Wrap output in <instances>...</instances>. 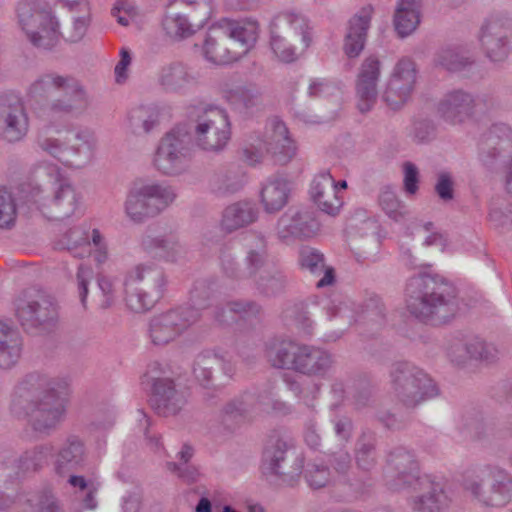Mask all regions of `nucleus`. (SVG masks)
<instances>
[{"label":"nucleus","mask_w":512,"mask_h":512,"mask_svg":"<svg viewBox=\"0 0 512 512\" xmlns=\"http://www.w3.org/2000/svg\"><path fill=\"white\" fill-rule=\"evenodd\" d=\"M385 479L392 490L413 486L420 491L411 501V507L416 512H442L450 505L451 500L441 484L427 476L419 477L413 455L404 449L390 455Z\"/></svg>","instance_id":"f257e3e1"},{"label":"nucleus","mask_w":512,"mask_h":512,"mask_svg":"<svg viewBox=\"0 0 512 512\" xmlns=\"http://www.w3.org/2000/svg\"><path fill=\"white\" fill-rule=\"evenodd\" d=\"M406 305L416 318L445 322L456 312L455 288L439 275L419 274L407 283Z\"/></svg>","instance_id":"f03ea898"},{"label":"nucleus","mask_w":512,"mask_h":512,"mask_svg":"<svg viewBox=\"0 0 512 512\" xmlns=\"http://www.w3.org/2000/svg\"><path fill=\"white\" fill-rule=\"evenodd\" d=\"M194 123L195 145L208 152L223 151L231 138V123L225 109L215 105L193 106L188 112Z\"/></svg>","instance_id":"7ed1b4c3"},{"label":"nucleus","mask_w":512,"mask_h":512,"mask_svg":"<svg viewBox=\"0 0 512 512\" xmlns=\"http://www.w3.org/2000/svg\"><path fill=\"white\" fill-rule=\"evenodd\" d=\"M17 22L36 47L51 49L59 41V24L44 0H21L16 7Z\"/></svg>","instance_id":"20e7f679"},{"label":"nucleus","mask_w":512,"mask_h":512,"mask_svg":"<svg viewBox=\"0 0 512 512\" xmlns=\"http://www.w3.org/2000/svg\"><path fill=\"white\" fill-rule=\"evenodd\" d=\"M39 385L45 389L38 401L28 404L27 417L35 431L46 432L55 428L64 416L69 383L64 377H56L40 379Z\"/></svg>","instance_id":"39448f33"},{"label":"nucleus","mask_w":512,"mask_h":512,"mask_svg":"<svg viewBox=\"0 0 512 512\" xmlns=\"http://www.w3.org/2000/svg\"><path fill=\"white\" fill-rule=\"evenodd\" d=\"M176 199L172 187L150 182L134 186L126 199V215L135 223H142L164 211Z\"/></svg>","instance_id":"423d86ee"},{"label":"nucleus","mask_w":512,"mask_h":512,"mask_svg":"<svg viewBox=\"0 0 512 512\" xmlns=\"http://www.w3.org/2000/svg\"><path fill=\"white\" fill-rule=\"evenodd\" d=\"M391 389L394 396L407 407H414L438 393L435 383L426 373L405 362L393 365Z\"/></svg>","instance_id":"0eeeda50"},{"label":"nucleus","mask_w":512,"mask_h":512,"mask_svg":"<svg viewBox=\"0 0 512 512\" xmlns=\"http://www.w3.org/2000/svg\"><path fill=\"white\" fill-rule=\"evenodd\" d=\"M510 484L504 470L487 466L467 476L464 489L483 505L503 506L510 500Z\"/></svg>","instance_id":"6e6552de"},{"label":"nucleus","mask_w":512,"mask_h":512,"mask_svg":"<svg viewBox=\"0 0 512 512\" xmlns=\"http://www.w3.org/2000/svg\"><path fill=\"white\" fill-rule=\"evenodd\" d=\"M195 307H182L154 316L149 324V336L154 345L164 346L177 339L200 318V303Z\"/></svg>","instance_id":"1a4fd4ad"},{"label":"nucleus","mask_w":512,"mask_h":512,"mask_svg":"<svg viewBox=\"0 0 512 512\" xmlns=\"http://www.w3.org/2000/svg\"><path fill=\"white\" fill-rule=\"evenodd\" d=\"M512 17L508 13L491 14L482 24L479 34L481 47L490 61L498 63L508 58Z\"/></svg>","instance_id":"9d476101"},{"label":"nucleus","mask_w":512,"mask_h":512,"mask_svg":"<svg viewBox=\"0 0 512 512\" xmlns=\"http://www.w3.org/2000/svg\"><path fill=\"white\" fill-rule=\"evenodd\" d=\"M273 143H266L260 137L251 138V141L244 147L243 153L248 160L253 158H264L269 155L292 159L297 156V145L289 136L286 124L274 117L270 120Z\"/></svg>","instance_id":"9b49d317"},{"label":"nucleus","mask_w":512,"mask_h":512,"mask_svg":"<svg viewBox=\"0 0 512 512\" xmlns=\"http://www.w3.org/2000/svg\"><path fill=\"white\" fill-rule=\"evenodd\" d=\"M416 83V68L412 60L400 59L389 78L383 99L393 110L401 108L410 98Z\"/></svg>","instance_id":"f8f14e48"},{"label":"nucleus","mask_w":512,"mask_h":512,"mask_svg":"<svg viewBox=\"0 0 512 512\" xmlns=\"http://www.w3.org/2000/svg\"><path fill=\"white\" fill-rule=\"evenodd\" d=\"M29 131V116L23 101L7 97L0 103V138L9 143L21 141Z\"/></svg>","instance_id":"ddd939ff"},{"label":"nucleus","mask_w":512,"mask_h":512,"mask_svg":"<svg viewBox=\"0 0 512 512\" xmlns=\"http://www.w3.org/2000/svg\"><path fill=\"white\" fill-rule=\"evenodd\" d=\"M16 316L24 327H38L55 322L58 318L57 305L53 298L38 294L35 298L19 299Z\"/></svg>","instance_id":"4468645a"},{"label":"nucleus","mask_w":512,"mask_h":512,"mask_svg":"<svg viewBox=\"0 0 512 512\" xmlns=\"http://www.w3.org/2000/svg\"><path fill=\"white\" fill-rule=\"evenodd\" d=\"M59 94L60 98L47 102L38 112L39 117L51 125L55 120L81 113L88 107L86 93L77 80L75 89H63Z\"/></svg>","instance_id":"2eb2a0df"},{"label":"nucleus","mask_w":512,"mask_h":512,"mask_svg":"<svg viewBox=\"0 0 512 512\" xmlns=\"http://www.w3.org/2000/svg\"><path fill=\"white\" fill-rule=\"evenodd\" d=\"M270 38L275 39L277 48L281 46V40L301 43V51L305 50L310 43L307 19L296 13L282 12L277 14L270 22Z\"/></svg>","instance_id":"dca6fc26"},{"label":"nucleus","mask_w":512,"mask_h":512,"mask_svg":"<svg viewBox=\"0 0 512 512\" xmlns=\"http://www.w3.org/2000/svg\"><path fill=\"white\" fill-rule=\"evenodd\" d=\"M381 74V62L369 56L361 64L355 83L357 108L361 113L372 109L378 96L377 84Z\"/></svg>","instance_id":"f3484780"},{"label":"nucleus","mask_w":512,"mask_h":512,"mask_svg":"<svg viewBox=\"0 0 512 512\" xmlns=\"http://www.w3.org/2000/svg\"><path fill=\"white\" fill-rule=\"evenodd\" d=\"M78 204L75 189L58 171L53 197L41 207L43 215L53 220H63L74 214Z\"/></svg>","instance_id":"a211bd4d"},{"label":"nucleus","mask_w":512,"mask_h":512,"mask_svg":"<svg viewBox=\"0 0 512 512\" xmlns=\"http://www.w3.org/2000/svg\"><path fill=\"white\" fill-rule=\"evenodd\" d=\"M483 158L512 160V130L504 123L493 124L478 140Z\"/></svg>","instance_id":"6ab92c4d"},{"label":"nucleus","mask_w":512,"mask_h":512,"mask_svg":"<svg viewBox=\"0 0 512 512\" xmlns=\"http://www.w3.org/2000/svg\"><path fill=\"white\" fill-rule=\"evenodd\" d=\"M319 223L313 213L307 210L289 209L278 220V235L282 239L290 237L310 238L319 231Z\"/></svg>","instance_id":"aec40b11"},{"label":"nucleus","mask_w":512,"mask_h":512,"mask_svg":"<svg viewBox=\"0 0 512 512\" xmlns=\"http://www.w3.org/2000/svg\"><path fill=\"white\" fill-rule=\"evenodd\" d=\"M309 193L317 207L328 215H337L343 206V196L337 194L335 179L329 172L315 175Z\"/></svg>","instance_id":"412c9836"},{"label":"nucleus","mask_w":512,"mask_h":512,"mask_svg":"<svg viewBox=\"0 0 512 512\" xmlns=\"http://www.w3.org/2000/svg\"><path fill=\"white\" fill-rule=\"evenodd\" d=\"M473 94L462 89L452 90L438 103V114L446 122L456 125L473 118Z\"/></svg>","instance_id":"4be33fe9"},{"label":"nucleus","mask_w":512,"mask_h":512,"mask_svg":"<svg viewBox=\"0 0 512 512\" xmlns=\"http://www.w3.org/2000/svg\"><path fill=\"white\" fill-rule=\"evenodd\" d=\"M194 145L189 132L183 126H175L160 140L156 154L163 160H180L192 157Z\"/></svg>","instance_id":"5701e85b"},{"label":"nucleus","mask_w":512,"mask_h":512,"mask_svg":"<svg viewBox=\"0 0 512 512\" xmlns=\"http://www.w3.org/2000/svg\"><path fill=\"white\" fill-rule=\"evenodd\" d=\"M76 79L70 76L55 73L44 74L38 77L27 89L30 102L40 104L55 97L63 89H75Z\"/></svg>","instance_id":"b1692460"},{"label":"nucleus","mask_w":512,"mask_h":512,"mask_svg":"<svg viewBox=\"0 0 512 512\" xmlns=\"http://www.w3.org/2000/svg\"><path fill=\"white\" fill-rule=\"evenodd\" d=\"M372 13L371 6L363 7L350 19L343 47L349 58L358 57L364 49Z\"/></svg>","instance_id":"393cba45"},{"label":"nucleus","mask_w":512,"mask_h":512,"mask_svg":"<svg viewBox=\"0 0 512 512\" xmlns=\"http://www.w3.org/2000/svg\"><path fill=\"white\" fill-rule=\"evenodd\" d=\"M228 41L222 26L210 29L202 46L205 59L216 65H225L238 60L239 53L229 47Z\"/></svg>","instance_id":"a878e982"},{"label":"nucleus","mask_w":512,"mask_h":512,"mask_svg":"<svg viewBox=\"0 0 512 512\" xmlns=\"http://www.w3.org/2000/svg\"><path fill=\"white\" fill-rule=\"evenodd\" d=\"M150 401L154 410L162 416L177 414L185 403L183 396L175 390L173 381L170 379L154 381Z\"/></svg>","instance_id":"bb28decb"},{"label":"nucleus","mask_w":512,"mask_h":512,"mask_svg":"<svg viewBox=\"0 0 512 512\" xmlns=\"http://www.w3.org/2000/svg\"><path fill=\"white\" fill-rule=\"evenodd\" d=\"M302 346L288 339H273L266 345L265 357L275 368L296 372Z\"/></svg>","instance_id":"cd10ccee"},{"label":"nucleus","mask_w":512,"mask_h":512,"mask_svg":"<svg viewBox=\"0 0 512 512\" xmlns=\"http://www.w3.org/2000/svg\"><path fill=\"white\" fill-rule=\"evenodd\" d=\"M258 218L255 204L239 201L227 206L221 216L219 227L225 233H232L254 223Z\"/></svg>","instance_id":"c85d7f7f"},{"label":"nucleus","mask_w":512,"mask_h":512,"mask_svg":"<svg viewBox=\"0 0 512 512\" xmlns=\"http://www.w3.org/2000/svg\"><path fill=\"white\" fill-rule=\"evenodd\" d=\"M157 81L165 92L184 93L195 83V77L183 63L171 62L160 69Z\"/></svg>","instance_id":"c756f323"},{"label":"nucleus","mask_w":512,"mask_h":512,"mask_svg":"<svg viewBox=\"0 0 512 512\" xmlns=\"http://www.w3.org/2000/svg\"><path fill=\"white\" fill-rule=\"evenodd\" d=\"M292 192V183L285 178L275 177L266 181L260 193L265 212L276 213L288 203Z\"/></svg>","instance_id":"7c9ffc66"},{"label":"nucleus","mask_w":512,"mask_h":512,"mask_svg":"<svg viewBox=\"0 0 512 512\" xmlns=\"http://www.w3.org/2000/svg\"><path fill=\"white\" fill-rule=\"evenodd\" d=\"M141 248L146 253H155L169 262L180 260L185 249L174 234L161 236H144L141 239Z\"/></svg>","instance_id":"2f4dec72"},{"label":"nucleus","mask_w":512,"mask_h":512,"mask_svg":"<svg viewBox=\"0 0 512 512\" xmlns=\"http://www.w3.org/2000/svg\"><path fill=\"white\" fill-rule=\"evenodd\" d=\"M332 365L331 355L316 346H302L296 372L307 376H319L328 371Z\"/></svg>","instance_id":"473e14b6"},{"label":"nucleus","mask_w":512,"mask_h":512,"mask_svg":"<svg viewBox=\"0 0 512 512\" xmlns=\"http://www.w3.org/2000/svg\"><path fill=\"white\" fill-rule=\"evenodd\" d=\"M227 34L228 40L231 39L239 45V58L254 47L259 36V25L255 20L227 21L222 26Z\"/></svg>","instance_id":"72a5a7b5"},{"label":"nucleus","mask_w":512,"mask_h":512,"mask_svg":"<svg viewBox=\"0 0 512 512\" xmlns=\"http://www.w3.org/2000/svg\"><path fill=\"white\" fill-rule=\"evenodd\" d=\"M84 444L77 437L72 436L62 445L56 461L55 471L59 475H67L76 471L84 462Z\"/></svg>","instance_id":"f704fd0d"},{"label":"nucleus","mask_w":512,"mask_h":512,"mask_svg":"<svg viewBox=\"0 0 512 512\" xmlns=\"http://www.w3.org/2000/svg\"><path fill=\"white\" fill-rule=\"evenodd\" d=\"M141 283H145V288L153 290L156 297H162L167 280L162 271L151 265L139 264L128 272L125 285L138 286Z\"/></svg>","instance_id":"c9c22d12"},{"label":"nucleus","mask_w":512,"mask_h":512,"mask_svg":"<svg viewBox=\"0 0 512 512\" xmlns=\"http://www.w3.org/2000/svg\"><path fill=\"white\" fill-rule=\"evenodd\" d=\"M422 0H399L395 15V30L401 37L410 35L420 23Z\"/></svg>","instance_id":"e433bc0d"},{"label":"nucleus","mask_w":512,"mask_h":512,"mask_svg":"<svg viewBox=\"0 0 512 512\" xmlns=\"http://www.w3.org/2000/svg\"><path fill=\"white\" fill-rule=\"evenodd\" d=\"M22 341L19 333L0 323V368L9 369L19 360Z\"/></svg>","instance_id":"4c0bfd02"},{"label":"nucleus","mask_w":512,"mask_h":512,"mask_svg":"<svg viewBox=\"0 0 512 512\" xmlns=\"http://www.w3.org/2000/svg\"><path fill=\"white\" fill-rule=\"evenodd\" d=\"M55 248L68 250L75 257H84L90 254V241L88 229L85 226H74L63 233L55 242Z\"/></svg>","instance_id":"58836bf2"},{"label":"nucleus","mask_w":512,"mask_h":512,"mask_svg":"<svg viewBox=\"0 0 512 512\" xmlns=\"http://www.w3.org/2000/svg\"><path fill=\"white\" fill-rule=\"evenodd\" d=\"M300 265L302 269L315 275L323 274V277L317 282V287L330 285L334 279L332 268L326 267L324 255L311 247H303L300 251Z\"/></svg>","instance_id":"ea45409f"},{"label":"nucleus","mask_w":512,"mask_h":512,"mask_svg":"<svg viewBox=\"0 0 512 512\" xmlns=\"http://www.w3.org/2000/svg\"><path fill=\"white\" fill-rule=\"evenodd\" d=\"M435 65L449 72H460L474 63L473 57L461 47L449 46L440 49L435 56Z\"/></svg>","instance_id":"a19ab883"},{"label":"nucleus","mask_w":512,"mask_h":512,"mask_svg":"<svg viewBox=\"0 0 512 512\" xmlns=\"http://www.w3.org/2000/svg\"><path fill=\"white\" fill-rule=\"evenodd\" d=\"M230 104L245 112L258 110L263 104L262 93L255 85H242L226 92Z\"/></svg>","instance_id":"79ce46f5"},{"label":"nucleus","mask_w":512,"mask_h":512,"mask_svg":"<svg viewBox=\"0 0 512 512\" xmlns=\"http://www.w3.org/2000/svg\"><path fill=\"white\" fill-rule=\"evenodd\" d=\"M159 123V112L151 105H140L128 114L129 129L135 135L148 134Z\"/></svg>","instance_id":"37998d69"},{"label":"nucleus","mask_w":512,"mask_h":512,"mask_svg":"<svg viewBox=\"0 0 512 512\" xmlns=\"http://www.w3.org/2000/svg\"><path fill=\"white\" fill-rule=\"evenodd\" d=\"M271 404L272 397L270 395H266L261 399H255L249 396L244 402L228 404L225 408V414L233 418L243 417L252 419L260 412L267 411L271 407Z\"/></svg>","instance_id":"c03bdc74"},{"label":"nucleus","mask_w":512,"mask_h":512,"mask_svg":"<svg viewBox=\"0 0 512 512\" xmlns=\"http://www.w3.org/2000/svg\"><path fill=\"white\" fill-rule=\"evenodd\" d=\"M378 204L385 215L394 222H404L409 215L407 206L389 187H385L381 190L378 196Z\"/></svg>","instance_id":"a18cd8bd"},{"label":"nucleus","mask_w":512,"mask_h":512,"mask_svg":"<svg viewBox=\"0 0 512 512\" xmlns=\"http://www.w3.org/2000/svg\"><path fill=\"white\" fill-rule=\"evenodd\" d=\"M52 455V447L49 445L35 447L26 451L18 460L17 474L24 475L29 472H35L48 463Z\"/></svg>","instance_id":"49530a36"},{"label":"nucleus","mask_w":512,"mask_h":512,"mask_svg":"<svg viewBox=\"0 0 512 512\" xmlns=\"http://www.w3.org/2000/svg\"><path fill=\"white\" fill-rule=\"evenodd\" d=\"M485 344L481 341H474L465 344L462 341H456L448 348V356L452 362L457 365L465 363L468 359H486Z\"/></svg>","instance_id":"de8ad7c7"},{"label":"nucleus","mask_w":512,"mask_h":512,"mask_svg":"<svg viewBox=\"0 0 512 512\" xmlns=\"http://www.w3.org/2000/svg\"><path fill=\"white\" fill-rule=\"evenodd\" d=\"M125 291L126 305L131 311L136 313H142L149 310L156 299L160 298L155 296V292L153 290L143 287L125 285Z\"/></svg>","instance_id":"09e8293b"},{"label":"nucleus","mask_w":512,"mask_h":512,"mask_svg":"<svg viewBox=\"0 0 512 512\" xmlns=\"http://www.w3.org/2000/svg\"><path fill=\"white\" fill-rule=\"evenodd\" d=\"M286 444L278 439L271 438L267 442L262 458V469L265 473L278 474L280 463L284 460Z\"/></svg>","instance_id":"8fccbe9b"},{"label":"nucleus","mask_w":512,"mask_h":512,"mask_svg":"<svg viewBox=\"0 0 512 512\" xmlns=\"http://www.w3.org/2000/svg\"><path fill=\"white\" fill-rule=\"evenodd\" d=\"M260 312V307L253 302L235 301L227 305V309L214 311L213 316L219 323H228L235 320L236 316L246 318L255 316Z\"/></svg>","instance_id":"3c124183"},{"label":"nucleus","mask_w":512,"mask_h":512,"mask_svg":"<svg viewBox=\"0 0 512 512\" xmlns=\"http://www.w3.org/2000/svg\"><path fill=\"white\" fill-rule=\"evenodd\" d=\"M193 455L194 448L189 444H183L180 451L177 454V459L179 462H168V470L176 474L179 478L184 479L185 481H195L197 476L199 475L197 469H195L194 467L182 468V465L188 464Z\"/></svg>","instance_id":"603ef678"},{"label":"nucleus","mask_w":512,"mask_h":512,"mask_svg":"<svg viewBox=\"0 0 512 512\" xmlns=\"http://www.w3.org/2000/svg\"><path fill=\"white\" fill-rule=\"evenodd\" d=\"M248 275H253L265 261L266 241L262 236L252 235L247 241Z\"/></svg>","instance_id":"864d4df0"},{"label":"nucleus","mask_w":512,"mask_h":512,"mask_svg":"<svg viewBox=\"0 0 512 512\" xmlns=\"http://www.w3.org/2000/svg\"><path fill=\"white\" fill-rule=\"evenodd\" d=\"M165 33L172 39H183L194 33L188 19L182 15H166L162 21Z\"/></svg>","instance_id":"5fc2aeb1"},{"label":"nucleus","mask_w":512,"mask_h":512,"mask_svg":"<svg viewBox=\"0 0 512 512\" xmlns=\"http://www.w3.org/2000/svg\"><path fill=\"white\" fill-rule=\"evenodd\" d=\"M17 208L15 199L6 189H0V228L10 229L15 225Z\"/></svg>","instance_id":"6e6d98bb"},{"label":"nucleus","mask_w":512,"mask_h":512,"mask_svg":"<svg viewBox=\"0 0 512 512\" xmlns=\"http://www.w3.org/2000/svg\"><path fill=\"white\" fill-rule=\"evenodd\" d=\"M38 148L45 152L48 156L53 158H60L62 156H68L66 153L68 150H72V156L79 155V148L71 147L68 149L58 139L50 137H39L37 139Z\"/></svg>","instance_id":"4d7b16f0"},{"label":"nucleus","mask_w":512,"mask_h":512,"mask_svg":"<svg viewBox=\"0 0 512 512\" xmlns=\"http://www.w3.org/2000/svg\"><path fill=\"white\" fill-rule=\"evenodd\" d=\"M281 47L277 48L275 45V39L270 38V46L275 56L284 63L294 62L298 57V51L301 50V43L282 39Z\"/></svg>","instance_id":"13d9d810"},{"label":"nucleus","mask_w":512,"mask_h":512,"mask_svg":"<svg viewBox=\"0 0 512 512\" xmlns=\"http://www.w3.org/2000/svg\"><path fill=\"white\" fill-rule=\"evenodd\" d=\"M217 359L210 353H203L198 355L195 360L193 373L195 377L202 382H207L212 376V362H216Z\"/></svg>","instance_id":"bf43d9fd"},{"label":"nucleus","mask_w":512,"mask_h":512,"mask_svg":"<svg viewBox=\"0 0 512 512\" xmlns=\"http://www.w3.org/2000/svg\"><path fill=\"white\" fill-rule=\"evenodd\" d=\"M403 187L404 191L407 195H414L417 193L419 189V170L418 168L411 162H407L403 166Z\"/></svg>","instance_id":"052dcab7"},{"label":"nucleus","mask_w":512,"mask_h":512,"mask_svg":"<svg viewBox=\"0 0 512 512\" xmlns=\"http://www.w3.org/2000/svg\"><path fill=\"white\" fill-rule=\"evenodd\" d=\"M472 115H485L496 109L497 99L491 94L473 95Z\"/></svg>","instance_id":"680f3d73"},{"label":"nucleus","mask_w":512,"mask_h":512,"mask_svg":"<svg viewBox=\"0 0 512 512\" xmlns=\"http://www.w3.org/2000/svg\"><path fill=\"white\" fill-rule=\"evenodd\" d=\"M435 191L443 201H450L454 197V180L450 173L438 174Z\"/></svg>","instance_id":"e2e57ef3"},{"label":"nucleus","mask_w":512,"mask_h":512,"mask_svg":"<svg viewBox=\"0 0 512 512\" xmlns=\"http://www.w3.org/2000/svg\"><path fill=\"white\" fill-rule=\"evenodd\" d=\"M112 15L120 25L128 26L131 22L135 21L138 12L132 4L119 2L112 9Z\"/></svg>","instance_id":"0e129e2a"},{"label":"nucleus","mask_w":512,"mask_h":512,"mask_svg":"<svg viewBox=\"0 0 512 512\" xmlns=\"http://www.w3.org/2000/svg\"><path fill=\"white\" fill-rule=\"evenodd\" d=\"M93 278V270L85 265H80L76 274V282L81 303L86 307V297L88 294V284Z\"/></svg>","instance_id":"69168bd1"},{"label":"nucleus","mask_w":512,"mask_h":512,"mask_svg":"<svg viewBox=\"0 0 512 512\" xmlns=\"http://www.w3.org/2000/svg\"><path fill=\"white\" fill-rule=\"evenodd\" d=\"M329 475V471L326 467L312 465L306 472V479L312 488L318 489L328 483Z\"/></svg>","instance_id":"338daca9"},{"label":"nucleus","mask_w":512,"mask_h":512,"mask_svg":"<svg viewBox=\"0 0 512 512\" xmlns=\"http://www.w3.org/2000/svg\"><path fill=\"white\" fill-rule=\"evenodd\" d=\"M358 466L363 470H370L375 464L374 448L372 444H362L356 454Z\"/></svg>","instance_id":"774afa93"}]
</instances>
